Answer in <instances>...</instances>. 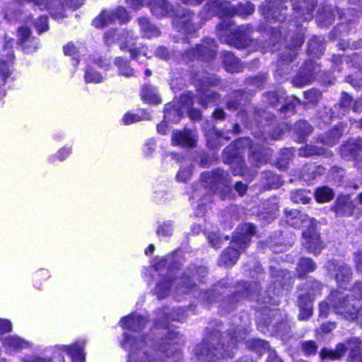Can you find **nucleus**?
<instances>
[{
  "label": "nucleus",
  "instance_id": "e433bc0d",
  "mask_svg": "<svg viewBox=\"0 0 362 362\" xmlns=\"http://www.w3.org/2000/svg\"><path fill=\"white\" fill-rule=\"evenodd\" d=\"M141 30L145 37L151 38L160 35L158 29L151 24L146 18H140L138 20Z\"/></svg>",
  "mask_w": 362,
  "mask_h": 362
},
{
  "label": "nucleus",
  "instance_id": "052dcab7",
  "mask_svg": "<svg viewBox=\"0 0 362 362\" xmlns=\"http://www.w3.org/2000/svg\"><path fill=\"white\" fill-rule=\"evenodd\" d=\"M221 289L222 286L221 284L216 285L212 290L203 294V300H206L207 303H211L216 298L215 293H218Z\"/></svg>",
  "mask_w": 362,
  "mask_h": 362
},
{
  "label": "nucleus",
  "instance_id": "774afa93",
  "mask_svg": "<svg viewBox=\"0 0 362 362\" xmlns=\"http://www.w3.org/2000/svg\"><path fill=\"white\" fill-rule=\"evenodd\" d=\"M247 81L250 84L259 88L262 86L267 81V76L264 74L258 75L253 78H248Z\"/></svg>",
  "mask_w": 362,
  "mask_h": 362
},
{
  "label": "nucleus",
  "instance_id": "ddd939ff",
  "mask_svg": "<svg viewBox=\"0 0 362 362\" xmlns=\"http://www.w3.org/2000/svg\"><path fill=\"white\" fill-rule=\"evenodd\" d=\"M128 19L127 13L124 8L118 7L112 11H103L93 21V25L96 28L107 26L116 21L124 23Z\"/></svg>",
  "mask_w": 362,
  "mask_h": 362
},
{
  "label": "nucleus",
  "instance_id": "6e6d98bb",
  "mask_svg": "<svg viewBox=\"0 0 362 362\" xmlns=\"http://www.w3.org/2000/svg\"><path fill=\"white\" fill-rule=\"evenodd\" d=\"M313 297L311 296V293L300 294L298 296V307L299 308H305V306L312 307L313 306Z\"/></svg>",
  "mask_w": 362,
  "mask_h": 362
},
{
  "label": "nucleus",
  "instance_id": "c756f323",
  "mask_svg": "<svg viewBox=\"0 0 362 362\" xmlns=\"http://www.w3.org/2000/svg\"><path fill=\"white\" fill-rule=\"evenodd\" d=\"M222 61L228 72L237 73L241 71L243 69L239 59L235 57L232 52H223Z\"/></svg>",
  "mask_w": 362,
  "mask_h": 362
},
{
  "label": "nucleus",
  "instance_id": "9d476101",
  "mask_svg": "<svg viewBox=\"0 0 362 362\" xmlns=\"http://www.w3.org/2000/svg\"><path fill=\"white\" fill-rule=\"evenodd\" d=\"M282 0H269L262 6V15L267 20L282 22L286 19L287 6Z\"/></svg>",
  "mask_w": 362,
  "mask_h": 362
},
{
  "label": "nucleus",
  "instance_id": "338daca9",
  "mask_svg": "<svg viewBox=\"0 0 362 362\" xmlns=\"http://www.w3.org/2000/svg\"><path fill=\"white\" fill-rule=\"evenodd\" d=\"M354 262L356 272L362 274V251L354 253Z\"/></svg>",
  "mask_w": 362,
  "mask_h": 362
},
{
  "label": "nucleus",
  "instance_id": "6e6552de",
  "mask_svg": "<svg viewBox=\"0 0 362 362\" xmlns=\"http://www.w3.org/2000/svg\"><path fill=\"white\" fill-rule=\"evenodd\" d=\"M216 53V46L214 40L211 38H205L195 48L186 51L183 54V58L186 60L194 59L211 60L215 57Z\"/></svg>",
  "mask_w": 362,
  "mask_h": 362
},
{
  "label": "nucleus",
  "instance_id": "39448f33",
  "mask_svg": "<svg viewBox=\"0 0 362 362\" xmlns=\"http://www.w3.org/2000/svg\"><path fill=\"white\" fill-rule=\"evenodd\" d=\"M207 6L209 10L220 17H231L235 15L244 17L252 14L255 10L254 6L250 3L240 4L233 6L229 2H223L221 0H209Z\"/></svg>",
  "mask_w": 362,
  "mask_h": 362
},
{
  "label": "nucleus",
  "instance_id": "4468645a",
  "mask_svg": "<svg viewBox=\"0 0 362 362\" xmlns=\"http://www.w3.org/2000/svg\"><path fill=\"white\" fill-rule=\"evenodd\" d=\"M202 180L204 186L213 192L216 191L221 186H228L230 182L229 174L221 169L203 173Z\"/></svg>",
  "mask_w": 362,
  "mask_h": 362
},
{
  "label": "nucleus",
  "instance_id": "c03bdc74",
  "mask_svg": "<svg viewBox=\"0 0 362 362\" xmlns=\"http://www.w3.org/2000/svg\"><path fill=\"white\" fill-rule=\"evenodd\" d=\"M291 199L297 204H308L311 199V193L306 190L296 189L291 192Z\"/></svg>",
  "mask_w": 362,
  "mask_h": 362
},
{
  "label": "nucleus",
  "instance_id": "ea45409f",
  "mask_svg": "<svg viewBox=\"0 0 362 362\" xmlns=\"http://www.w3.org/2000/svg\"><path fill=\"white\" fill-rule=\"evenodd\" d=\"M325 50V44L323 39L320 37H314L308 42V52L314 56H318L322 54Z\"/></svg>",
  "mask_w": 362,
  "mask_h": 362
},
{
  "label": "nucleus",
  "instance_id": "4be33fe9",
  "mask_svg": "<svg viewBox=\"0 0 362 362\" xmlns=\"http://www.w3.org/2000/svg\"><path fill=\"white\" fill-rule=\"evenodd\" d=\"M31 31L27 27H21L18 30V42L25 53L35 52L38 47V40L30 35Z\"/></svg>",
  "mask_w": 362,
  "mask_h": 362
},
{
  "label": "nucleus",
  "instance_id": "680f3d73",
  "mask_svg": "<svg viewBox=\"0 0 362 362\" xmlns=\"http://www.w3.org/2000/svg\"><path fill=\"white\" fill-rule=\"evenodd\" d=\"M259 291H260L259 285L256 282H253V283L249 284L247 286H246L245 291L243 293V295H245L246 297L252 298V297L259 294Z\"/></svg>",
  "mask_w": 362,
  "mask_h": 362
},
{
  "label": "nucleus",
  "instance_id": "c9c22d12",
  "mask_svg": "<svg viewBox=\"0 0 362 362\" xmlns=\"http://www.w3.org/2000/svg\"><path fill=\"white\" fill-rule=\"evenodd\" d=\"M62 349L69 354L74 362H84L85 354L81 344H74L71 346H62Z\"/></svg>",
  "mask_w": 362,
  "mask_h": 362
},
{
  "label": "nucleus",
  "instance_id": "09e8293b",
  "mask_svg": "<svg viewBox=\"0 0 362 362\" xmlns=\"http://www.w3.org/2000/svg\"><path fill=\"white\" fill-rule=\"evenodd\" d=\"M172 284L170 279H165L163 281L159 282L156 287V293L159 298H165L169 292L170 288Z\"/></svg>",
  "mask_w": 362,
  "mask_h": 362
},
{
  "label": "nucleus",
  "instance_id": "f03ea898",
  "mask_svg": "<svg viewBox=\"0 0 362 362\" xmlns=\"http://www.w3.org/2000/svg\"><path fill=\"white\" fill-rule=\"evenodd\" d=\"M252 28L249 25L237 27L230 19L223 20L217 25V35L219 39L238 49H244L252 42L251 33Z\"/></svg>",
  "mask_w": 362,
  "mask_h": 362
},
{
  "label": "nucleus",
  "instance_id": "864d4df0",
  "mask_svg": "<svg viewBox=\"0 0 362 362\" xmlns=\"http://www.w3.org/2000/svg\"><path fill=\"white\" fill-rule=\"evenodd\" d=\"M121 35L122 33H117L116 30H108L104 35L105 43L107 45H110L115 42H118L119 43Z\"/></svg>",
  "mask_w": 362,
  "mask_h": 362
},
{
  "label": "nucleus",
  "instance_id": "f704fd0d",
  "mask_svg": "<svg viewBox=\"0 0 362 362\" xmlns=\"http://www.w3.org/2000/svg\"><path fill=\"white\" fill-rule=\"evenodd\" d=\"M351 268L346 264H341L337 267L335 279L341 287L345 286L351 279Z\"/></svg>",
  "mask_w": 362,
  "mask_h": 362
},
{
  "label": "nucleus",
  "instance_id": "b1692460",
  "mask_svg": "<svg viewBox=\"0 0 362 362\" xmlns=\"http://www.w3.org/2000/svg\"><path fill=\"white\" fill-rule=\"evenodd\" d=\"M318 71L319 69L312 61L306 63L303 71L293 78V85L301 87L311 83Z\"/></svg>",
  "mask_w": 362,
  "mask_h": 362
},
{
  "label": "nucleus",
  "instance_id": "bb28decb",
  "mask_svg": "<svg viewBox=\"0 0 362 362\" xmlns=\"http://www.w3.org/2000/svg\"><path fill=\"white\" fill-rule=\"evenodd\" d=\"M362 150V140L351 139L347 141L341 148V155L345 159L356 158L359 156Z\"/></svg>",
  "mask_w": 362,
  "mask_h": 362
},
{
  "label": "nucleus",
  "instance_id": "49530a36",
  "mask_svg": "<svg viewBox=\"0 0 362 362\" xmlns=\"http://www.w3.org/2000/svg\"><path fill=\"white\" fill-rule=\"evenodd\" d=\"M304 286V291L305 293H311V296L315 297L316 295L320 293L322 285L316 280H309L308 281Z\"/></svg>",
  "mask_w": 362,
  "mask_h": 362
},
{
  "label": "nucleus",
  "instance_id": "0eeeda50",
  "mask_svg": "<svg viewBox=\"0 0 362 362\" xmlns=\"http://www.w3.org/2000/svg\"><path fill=\"white\" fill-rule=\"evenodd\" d=\"M218 80L214 76H207L196 81V86L199 92V103L206 108L210 103H215L219 95L208 88L218 84Z\"/></svg>",
  "mask_w": 362,
  "mask_h": 362
},
{
  "label": "nucleus",
  "instance_id": "de8ad7c7",
  "mask_svg": "<svg viewBox=\"0 0 362 362\" xmlns=\"http://www.w3.org/2000/svg\"><path fill=\"white\" fill-rule=\"evenodd\" d=\"M325 152L324 149L313 146H306L300 148L298 154L301 157H310L315 155H321Z\"/></svg>",
  "mask_w": 362,
  "mask_h": 362
},
{
  "label": "nucleus",
  "instance_id": "13d9d810",
  "mask_svg": "<svg viewBox=\"0 0 362 362\" xmlns=\"http://www.w3.org/2000/svg\"><path fill=\"white\" fill-rule=\"evenodd\" d=\"M302 349L306 355L315 354L317 346L313 341H305L301 344Z\"/></svg>",
  "mask_w": 362,
  "mask_h": 362
},
{
  "label": "nucleus",
  "instance_id": "5701e85b",
  "mask_svg": "<svg viewBox=\"0 0 362 362\" xmlns=\"http://www.w3.org/2000/svg\"><path fill=\"white\" fill-rule=\"evenodd\" d=\"M119 47L122 50L127 49V50L131 54V57L133 59L136 58L138 54L141 53H144V54L146 55V53L144 52V50H143L142 47H137L135 38L132 32H122L119 41Z\"/></svg>",
  "mask_w": 362,
  "mask_h": 362
},
{
  "label": "nucleus",
  "instance_id": "aec40b11",
  "mask_svg": "<svg viewBox=\"0 0 362 362\" xmlns=\"http://www.w3.org/2000/svg\"><path fill=\"white\" fill-rule=\"evenodd\" d=\"M237 331L234 330L233 333L231 334V341L230 344H228L227 345V349H225L224 345L221 344L220 347L218 349H216L215 351H217V354H214V351L211 349H207L206 354V359L209 361V362H218V360L220 358V357H232L230 354L228 352V349L232 348L235 346L236 343L238 341V337L240 339H243L245 335V332H243L240 334V332H239L240 337L237 336Z\"/></svg>",
  "mask_w": 362,
  "mask_h": 362
},
{
  "label": "nucleus",
  "instance_id": "dca6fc26",
  "mask_svg": "<svg viewBox=\"0 0 362 362\" xmlns=\"http://www.w3.org/2000/svg\"><path fill=\"white\" fill-rule=\"evenodd\" d=\"M291 5L296 17L310 21L313 18L314 11L317 6V0H291Z\"/></svg>",
  "mask_w": 362,
  "mask_h": 362
},
{
  "label": "nucleus",
  "instance_id": "c85d7f7f",
  "mask_svg": "<svg viewBox=\"0 0 362 362\" xmlns=\"http://www.w3.org/2000/svg\"><path fill=\"white\" fill-rule=\"evenodd\" d=\"M120 323L121 326L124 329L139 331L144 327L147 323V320L144 317L139 316L136 314H132L122 318Z\"/></svg>",
  "mask_w": 362,
  "mask_h": 362
},
{
  "label": "nucleus",
  "instance_id": "cd10ccee",
  "mask_svg": "<svg viewBox=\"0 0 362 362\" xmlns=\"http://www.w3.org/2000/svg\"><path fill=\"white\" fill-rule=\"evenodd\" d=\"M11 45L8 48V42L6 45L5 49L7 50V59L6 61L0 60V88L5 83L6 79L10 76L9 71V63H11L14 59V56L12 50L11 49ZM5 92L3 90H0V98L4 95Z\"/></svg>",
  "mask_w": 362,
  "mask_h": 362
},
{
  "label": "nucleus",
  "instance_id": "5fc2aeb1",
  "mask_svg": "<svg viewBox=\"0 0 362 362\" xmlns=\"http://www.w3.org/2000/svg\"><path fill=\"white\" fill-rule=\"evenodd\" d=\"M85 80L88 83L94 82L100 83L102 81L103 78L100 74L93 70L92 69H88L84 76Z\"/></svg>",
  "mask_w": 362,
  "mask_h": 362
},
{
  "label": "nucleus",
  "instance_id": "e2e57ef3",
  "mask_svg": "<svg viewBox=\"0 0 362 362\" xmlns=\"http://www.w3.org/2000/svg\"><path fill=\"white\" fill-rule=\"evenodd\" d=\"M35 27L36 28L39 33H42L44 31L48 30L47 17L41 16L35 23Z\"/></svg>",
  "mask_w": 362,
  "mask_h": 362
},
{
  "label": "nucleus",
  "instance_id": "bf43d9fd",
  "mask_svg": "<svg viewBox=\"0 0 362 362\" xmlns=\"http://www.w3.org/2000/svg\"><path fill=\"white\" fill-rule=\"evenodd\" d=\"M180 103L183 107L187 110H189L194 104L193 94L191 92L182 94L180 96Z\"/></svg>",
  "mask_w": 362,
  "mask_h": 362
},
{
  "label": "nucleus",
  "instance_id": "a211bd4d",
  "mask_svg": "<svg viewBox=\"0 0 362 362\" xmlns=\"http://www.w3.org/2000/svg\"><path fill=\"white\" fill-rule=\"evenodd\" d=\"M285 218L288 224L296 228L313 227L315 222V219L308 218L306 214L296 209L285 210Z\"/></svg>",
  "mask_w": 362,
  "mask_h": 362
},
{
  "label": "nucleus",
  "instance_id": "9b49d317",
  "mask_svg": "<svg viewBox=\"0 0 362 362\" xmlns=\"http://www.w3.org/2000/svg\"><path fill=\"white\" fill-rule=\"evenodd\" d=\"M224 161L231 168L233 175H245L247 170L245 168L244 160L236 145L230 144L223 151Z\"/></svg>",
  "mask_w": 362,
  "mask_h": 362
},
{
  "label": "nucleus",
  "instance_id": "393cba45",
  "mask_svg": "<svg viewBox=\"0 0 362 362\" xmlns=\"http://www.w3.org/2000/svg\"><path fill=\"white\" fill-rule=\"evenodd\" d=\"M304 238L303 245L309 252L319 254L322 248V243L320 240V235L316 232L308 230L303 233Z\"/></svg>",
  "mask_w": 362,
  "mask_h": 362
},
{
  "label": "nucleus",
  "instance_id": "412c9836",
  "mask_svg": "<svg viewBox=\"0 0 362 362\" xmlns=\"http://www.w3.org/2000/svg\"><path fill=\"white\" fill-rule=\"evenodd\" d=\"M361 104L362 100H357L353 105L352 98L346 93H343L339 103L334 106L333 113L336 114V117L344 116L351 107H353L355 112H357L362 109V107H361Z\"/></svg>",
  "mask_w": 362,
  "mask_h": 362
},
{
  "label": "nucleus",
  "instance_id": "79ce46f5",
  "mask_svg": "<svg viewBox=\"0 0 362 362\" xmlns=\"http://www.w3.org/2000/svg\"><path fill=\"white\" fill-rule=\"evenodd\" d=\"M334 191L327 187L317 188L315 192V197L317 202L324 203L332 200L334 198Z\"/></svg>",
  "mask_w": 362,
  "mask_h": 362
},
{
  "label": "nucleus",
  "instance_id": "3c124183",
  "mask_svg": "<svg viewBox=\"0 0 362 362\" xmlns=\"http://www.w3.org/2000/svg\"><path fill=\"white\" fill-rule=\"evenodd\" d=\"M243 93L241 90L234 91L227 103V108L230 110H237L242 100Z\"/></svg>",
  "mask_w": 362,
  "mask_h": 362
},
{
  "label": "nucleus",
  "instance_id": "4c0bfd02",
  "mask_svg": "<svg viewBox=\"0 0 362 362\" xmlns=\"http://www.w3.org/2000/svg\"><path fill=\"white\" fill-rule=\"evenodd\" d=\"M316 267V264L313 259L307 257L301 258L297 266V272L299 277H304L307 273L315 271Z\"/></svg>",
  "mask_w": 362,
  "mask_h": 362
},
{
  "label": "nucleus",
  "instance_id": "37998d69",
  "mask_svg": "<svg viewBox=\"0 0 362 362\" xmlns=\"http://www.w3.org/2000/svg\"><path fill=\"white\" fill-rule=\"evenodd\" d=\"M293 130L298 136V139L302 141L312 132L313 127L306 121L301 120L295 124Z\"/></svg>",
  "mask_w": 362,
  "mask_h": 362
},
{
  "label": "nucleus",
  "instance_id": "423d86ee",
  "mask_svg": "<svg viewBox=\"0 0 362 362\" xmlns=\"http://www.w3.org/2000/svg\"><path fill=\"white\" fill-rule=\"evenodd\" d=\"M208 272L206 267L192 266L188 269V273L185 274L182 276L175 280L176 285L175 292L177 298L180 300L179 297L184 294L189 293L197 286L194 281L196 279L202 281L206 276Z\"/></svg>",
  "mask_w": 362,
  "mask_h": 362
},
{
  "label": "nucleus",
  "instance_id": "a19ab883",
  "mask_svg": "<svg viewBox=\"0 0 362 362\" xmlns=\"http://www.w3.org/2000/svg\"><path fill=\"white\" fill-rule=\"evenodd\" d=\"M141 95L142 99L148 103L159 104L160 103V98L151 86H144L141 89Z\"/></svg>",
  "mask_w": 362,
  "mask_h": 362
},
{
  "label": "nucleus",
  "instance_id": "603ef678",
  "mask_svg": "<svg viewBox=\"0 0 362 362\" xmlns=\"http://www.w3.org/2000/svg\"><path fill=\"white\" fill-rule=\"evenodd\" d=\"M115 64L118 66L121 74L125 76H131L133 75V69L130 68L127 61H124L121 57H118L115 59Z\"/></svg>",
  "mask_w": 362,
  "mask_h": 362
},
{
  "label": "nucleus",
  "instance_id": "1a4fd4ad",
  "mask_svg": "<svg viewBox=\"0 0 362 362\" xmlns=\"http://www.w3.org/2000/svg\"><path fill=\"white\" fill-rule=\"evenodd\" d=\"M337 47L343 51L349 49L354 50L355 52L352 55L347 57L346 62L351 64V66L362 71V39L341 40L338 43Z\"/></svg>",
  "mask_w": 362,
  "mask_h": 362
},
{
  "label": "nucleus",
  "instance_id": "69168bd1",
  "mask_svg": "<svg viewBox=\"0 0 362 362\" xmlns=\"http://www.w3.org/2000/svg\"><path fill=\"white\" fill-rule=\"evenodd\" d=\"M155 55L162 59L167 60L170 58L172 53L165 47H159L155 51Z\"/></svg>",
  "mask_w": 362,
  "mask_h": 362
},
{
  "label": "nucleus",
  "instance_id": "f3484780",
  "mask_svg": "<svg viewBox=\"0 0 362 362\" xmlns=\"http://www.w3.org/2000/svg\"><path fill=\"white\" fill-rule=\"evenodd\" d=\"M255 233V227L250 223H245L238 226L234 233L233 243L243 250L249 245L250 238Z\"/></svg>",
  "mask_w": 362,
  "mask_h": 362
},
{
  "label": "nucleus",
  "instance_id": "473e14b6",
  "mask_svg": "<svg viewBox=\"0 0 362 362\" xmlns=\"http://www.w3.org/2000/svg\"><path fill=\"white\" fill-rule=\"evenodd\" d=\"M239 252L236 248L228 247L221 254L218 260V264L225 267H231L234 265L238 258Z\"/></svg>",
  "mask_w": 362,
  "mask_h": 362
},
{
  "label": "nucleus",
  "instance_id": "f8f14e48",
  "mask_svg": "<svg viewBox=\"0 0 362 362\" xmlns=\"http://www.w3.org/2000/svg\"><path fill=\"white\" fill-rule=\"evenodd\" d=\"M265 98L267 103L275 107H277L279 104L281 105V111L293 110L295 106L300 103V100L294 96L288 100L285 95L284 90L281 89L267 93Z\"/></svg>",
  "mask_w": 362,
  "mask_h": 362
},
{
  "label": "nucleus",
  "instance_id": "0e129e2a",
  "mask_svg": "<svg viewBox=\"0 0 362 362\" xmlns=\"http://www.w3.org/2000/svg\"><path fill=\"white\" fill-rule=\"evenodd\" d=\"M351 292L350 296L358 302V300L362 298V282H356Z\"/></svg>",
  "mask_w": 362,
  "mask_h": 362
},
{
  "label": "nucleus",
  "instance_id": "2eb2a0df",
  "mask_svg": "<svg viewBox=\"0 0 362 362\" xmlns=\"http://www.w3.org/2000/svg\"><path fill=\"white\" fill-rule=\"evenodd\" d=\"M356 209L351 197L344 194L339 195L331 206V210L337 216H352L356 214Z\"/></svg>",
  "mask_w": 362,
  "mask_h": 362
},
{
  "label": "nucleus",
  "instance_id": "20e7f679",
  "mask_svg": "<svg viewBox=\"0 0 362 362\" xmlns=\"http://www.w3.org/2000/svg\"><path fill=\"white\" fill-rule=\"evenodd\" d=\"M361 341L358 338H351L344 343H339L336 346L335 349H323L320 353L322 360H339L349 349L350 352V362H362L361 353Z\"/></svg>",
  "mask_w": 362,
  "mask_h": 362
},
{
  "label": "nucleus",
  "instance_id": "7ed1b4c3",
  "mask_svg": "<svg viewBox=\"0 0 362 362\" xmlns=\"http://www.w3.org/2000/svg\"><path fill=\"white\" fill-rule=\"evenodd\" d=\"M329 300L334 313L344 319L354 320L358 317V302L350 295L344 296L339 291H332Z\"/></svg>",
  "mask_w": 362,
  "mask_h": 362
},
{
  "label": "nucleus",
  "instance_id": "72a5a7b5",
  "mask_svg": "<svg viewBox=\"0 0 362 362\" xmlns=\"http://www.w3.org/2000/svg\"><path fill=\"white\" fill-rule=\"evenodd\" d=\"M4 345L13 351H20L30 347V343L18 337L10 336L4 339Z\"/></svg>",
  "mask_w": 362,
  "mask_h": 362
},
{
  "label": "nucleus",
  "instance_id": "8fccbe9b",
  "mask_svg": "<svg viewBox=\"0 0 362 362\" xmlns=\"http://www.w3.org/2000/svg\"><path fill=\"white\" fill-rule=\"evenodd\" d=\"M176 336V333L171 332L169 334V339L170 340V341H169L167 345L161 346L160 347V351L163 353L166 354V355L168 356L173 354L174 352H175L177 351V346L175 344L177 342L174 341V339Z\"/></svg>",
  "mask_w": 362,
  "mask_h": 362
},
{
  "label": "nucleus",
  "instance_id": "6ab92c4d",
  "mask_svg": "<svg viewBox=\"0 0 362 362\" xmlns=\"http://www.w3.org/2000/svg\"><path fill=\"white\" fill-rule=\"evenodd\" d=\"M336 15L341 18L344 13L339 8L323 2L318 11L317 21L321 26H328L334 23Z\"/></svg>",
  "mask_w": 362,
  "mask_h": 362
},
{
  "label": "nucleus",
  "instance_id": "7c9ffc66",
  "mask_svg": "<svg viewBox=\"0 0 362 362\" xmlns=\"http://www.w3.org/2000/svg\"><path fill=\"white\" fill-rule=\"evenodd\" d=\"M303 43V40L302 38L299 37L297 38L295 42V45H293V48H286V50L281 54V61L279 63L284 64V63L286 64L285 71L279 70V74H284L288 73V64L293 61L294 57L296 56L297 52L296 47H300Z\"/></svg>",
  "mask_w": 362,
  "mask_h": 362
},
{
  "label": "nucleus",
  "instance_id": "f257e3e1",
  "mask_svg": "<svg viewBox=\"0 0 362 362\" xmlns=\"http://www.w3.org/2000/svg\"><path fill=\"white\" fill-rule=\"evenodd\" d=\"M149 6L152 13L158 18L175 15L173 25L175 30L183 34H192L201 28L202 22L187 8H180L175 11L166 0H151Z\"/></svg>",
  "mask_w": 362,
  "mask_h": 362
},
{
  "label": "nucleus",
  "instance_id": "a878e982",
  "mask_svg": "<svg viewBox=\"0 0 362 362\" xmlns=\"http://www.w3.org/2000/svg\"><path fill=\"white\" fill-rule=\"evenodd\" d=\"M196 141L197 137L195 134L188 129L175 131L172 135V142L175 145L194 147Z\"/></svg>",
  "mask_w": 362,
  "mask_h": 362
},
{
  "label": "nucleus",
  "instance_id": "2f4dec72",
  "mask_svg": "<svg viewBox=\"0 0 362 362\" xmlns=\"http://www.w3.org/2000/svg\"><path fill=\"white\" fill-rule=\"evenodd\" d=\"M250 151V159L256 167L266 163L270 159L272 155L271 150L269 148H259L257 150L256 146H252Z\"/></svg>",
  "mask_w": 362,
  "mask_h": 362
},
{
  "label": "nucleus",
  "instance_id": "58836bf2",
  "mask_svg": "<svg viewBox=\"0 0 362 362\" xmlns=\"http://www.w3.org/2000/svg\"><path fill=\"white\" fill-rule=\"evenodd\" d=\"M325 169L320 165H306L301 173V178L305 180H313L315 179L317 176L325 173Z\"/></svg>",
  "mask_w": 362,
  "mask_h": 362
},
{
  "label": "nucleus",
  "instance_id": "a18cd8bd",
  "mask_svg": "<svg viewBox=\"0 0 362 362\" xmlns=\"http://www.w3.org/2000/svg\"><path fill=\"white\" fill-rule=\"evenodd\" d=\"M342 132L339 127L332 129L324 136L321 141L322 143L328 146H332L341 138Z\"/></svg>",
  "mask_w": 362,
  "mask_h": 362
},
{
  "label": "nucleus",
  "instance_id": "4d7b16f0",
  "mask_svg": "<svg viewBox=\"0 0 362 362\" xmlns=\"http://www.w3.org/2000/svg\"><path fill=\"white\" fill-rule=\"evenodd\" d=\"M304 95L305 99L309 103L315 104L319 101L321 97V93L317 89H311L310 90L305 91L304 93Z\"/></svg>",
  "mask_w": 362,
  "mask_h": 362
}]
</instances>
